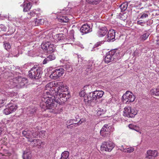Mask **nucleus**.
Here are the masks:
<instances>
[{
	"instance_id": "1",
	"label": "nucleus",
	"mask_w": 159,
	"mask_h": 159,
	"mask_svg": "<svg viewBox=\"0 0 159 159\" xmlns=\"http://www.w3.org/2000/svg\"><path fill=\"white\" fill-rule=\"evenodd\" d=\"M67 90V87L60 81L48 83L40 102V106L42 111L56 109L58 104H64L70 97Z\"/></svg>"
},
{
	"instance_id": "2",
	"label": "nucleus",
	"mask_w": 159,
	"mask_h": 159,
	"mask_svg": "<svg viewBox=\"0 0 159 159\" xmlns=\"http://www.w3.org/2000/svg\"><path fill=\"white\" fill-rule=\"evenodd\" d=\"M120 51L118 49L111 50L106 54L104 61L105 63L116 61L119 58Z\"/></svg>"
},
{
	"instance_id": "3",
	"label": "nucleus",
	"mask_w": 159,
	"mask_h": 159,
	"mask_svg": "<svg viewBox=\"0 0 159 159\" xmlns=\"http://www.w3.org/2000/svg\"><path fill=\"white\" fill-rule=\"evenodd\" d=\"M42 68L34 66L29 71V77L33 80L40 78L43 74Z\"/></svg>"
},
{
	"instance_id": "4",
	"label": "nucleus",
	"mask_w": 159,
	"mask_h": 159,
	"mask_svg": "<svg viewBox=\"0 0 159 159\" xmlns=\"http://www.w3.org/2000/svg\"><path fill=\"white\" fill-rule=\"evenodd\" d=\"M38 130V126L30 128L29 129L25 130L22 132V134L28 140L32 139L33 138L37 137L39 132Z\"/></svg>"
},
{
	"instance_id": "5",
	"label": "nucleus",
	"mask_w": 159,
	"mask_h": 159,
	"mask_svg": "<svg viewBox=\"0 0 159 159\" xmlns=\"http://www.w3.org/2000/svg\"><path fill=\"white\" fill-rule=\"evenodd\" d=\"M137 114L135 108L127 106L124 109L123 115L128 117L133 118Z\"/></svg>"
},
{
	"instance_id": "6",
	"label": "nucleus",
	"mask_w": 159,
	"mask_h": 159,
	"mask_svg": "<svg viewBox=\"0 0 159 159\" xmlns=\"http://www.w3.org/2000/svg\"><path fill=\"white\" fill-rule=\"evenodd\" d=\"M114 144L111 141H108L104 142L101 146L102 151L110 152L114 148Z\"/></svg>"
},
{
	"instance_id": "7",
	"label": "nucleus",
	"mask_w": 159,
	"mask_h": 159,
	"mask_svg": "<svg viewBox=\"0 0 159 159\" xmlns=\"http://www.w3.org/2000/svg\"><path fill=\"white\" fill-rule=\"evenodd\" d=\"M64 72V69L63 68H57L52 71L50 77L54 80L58 79L62 75Z\"/></svg>"
},
{
	"instance_id": "8",
	"label": "nucleus",
	"mask_w": 159,
	"mask_h": 159,
	"mask_svg": "<svg viewBox=\"0 0 159 159\" xmlns=\"http://www.w3.org/2000/svg\"><path fill=\"white\" fill-rule=\"evenodd\" d=\"M122 98L124 101H125L126 103L129 104L134 101L135 97L133 93L129 91H127L122 96Z\"/></svg>"
},
{
	"instance_id": "9",
	"label": "nucleus",
	"mask_w": 159,
	"mask_h": 159,
	"mask_svg": "<svg viewBox=\"0 0 159 159\" xmlns=\"http://www.w3.org/2000/svg\"><path fill=\"white\" fill-rule=\"evenodd\" d=\"M42 48L47 52H53L55 48V46L53 44H52L51 43L47 42L42 43L41 45Z\"/></svg>"
},
{
	"instance_id": "10",
	"label": "nucleus",
	"mask_w": 159,
	"mask_h": 159,
	"mask_svg": "<svg viewBox=\"0 0 159 159\" xmlns=\"http://www.w3.org/2000/svg\"><path fill=\"white\" fill-rule=\"evenodd\" d=\"M111 127L109 124L105 125L100 131V134L102 136L105 137L109 134Z\"/></svg>"
},
{
	"instance_id": "11",
	"label": "nucleus",
	"mask_w": 159,
	"mask_h": 159,
	"mask_svg": "<svg viewBox=\"0 0 159 159\" xmlns=\"http://www.w3.org/2000/svg\"><path fill=\"white\" fill-rule=\"evenodd\" d=\"M80 31L82 34H84L92 31V28L87 24H84L81 27Z\"/></svg>"
},
{
	"instance_id": "12",
	"label": "nucleus",
	"mask_w": 159,
	"mask_h": 159,
	"mask_svg": "<svg viewBox=\"0 0 159 159\" xmlns=\"http://www.w3.org/2000/svg\"><path fill=\"white\" fill-rule=\"evenodd\" d=\"M115 31L113 29L109 31L107 35V41L113 42L115 40Z\"/></svg>"
},
{
	"instance_id": "13",
	"label": "nucleus",
	"mask_w": 159,
	"mask_h": 159,
	"mask_svg": "<svg viewBox=\"0 0 159 159\" xmlns=\"http://www.w3.org/2000/svg\"><path fill=\"white\" fill-rule=\"evenodd\" d=\"M93 97L92 92L89 93L88 95L85 96L84 101L85 104L88 105H90L92 101L94 100Z\"/></svg>"
},
{
	"instance_id": "14",
	"label": "nucleus",
	"mask_w": 159,
	"mask_h": 159,
	"mask_svg": "<svg viewBox=\"0 0 159 159\" xmlns=\"http://www.w3.org/2000/svg\"><path fill=\"white\" fill-rule=\"evenodd\" d=\"M147 155L146 157L149 159H154L156 157L158 154V152L157 151L148 150L147 151Z\"/></svg>"
},
{
	"instance_id": "15",
	"label": "nucleus",
	"mask_w": 159,
	"mask_h": 159,
	"mask_svg": "<svg viewBox=\"0 0 159 159\" xmlns=\"http://www.w3.org/2000/svg\"><path fill=\"white\" fill-rule=\"evenodd\" d=\"M92 93L94 100H96L97 99L101 98L104 94V92L102 90H96Z\"/></svg>"
},
{
	"instance_id": "16",
	"label": "nucleus",
	"mask_w": 159,
	"mask_h": 159,
	"mask_svg": "<svg viewBox=\"0 0 159 159\" xmlns=\"http://www.w3.org/2000/svg\"><path fill=\"white\" fill-rule=\"evenodd\" d=\"M18 84L21 87H23L25 84L28 82V80L27 78H22L20 77H18L17 79Z\"/></svg>"
},
{
	"instance_id": "17",
	"label": "nucleus",
	"mask_w": 159,
	"mask_h": 159,
	"mask_svg": "<svg viewBox=\"0 0 159 159\" xmlns=\"http://www.w3.org/2000/svg\"><path fill=\"white\" fill-rule=\"evenodd\" d=\"M108 30L106 27H103L99 29L98 31V36L99 37H102L107 33Z\"/></svg>"
},
{
	"instance_id": "18",
	"label": "nucleus",
	"mask_w": 159,
	"mask_h": 159,
	"mask_svg": "<svg viewBox=\"0 0 159 159\" xmlns=\"http://www.w3.org/2000/svg\"><path fill=\"white\" fill-rule=\"evenodd\" d=\"M61 12H57V18L58 19L59 22L61 23L67 22H68L69 19L68 17L66 16H61Z\"/></svg>"
},
{
	"instance_id": "19",
	"label": "nucleus",
	"mask_w": 159,
	"mask_h": 159,
	"mask_svg": "<svg viewBox=\"0 0 159 159\" xmlns=\"http://www.w3.org/2000/svg\"><path fill=\"white\" fill-rule=\"evenodd\" d=\"M55 58V56L54 54H51L44 59L43 63L44 64H46L50 61L54 60Z\"/></svg>"
},
{
	"instance_id": "20",
	"label": "nucleus",
	"mask_w": 159,
	"mask_h": 159,
	"mask_svg": "<svg viewBox=\"0 0 159 159\" xmlns=\"http://www.w3.org/2000/svg\"><path fill=\"white\" fill-rule=\"evenodd\" d=\"M118 17L121 20L125 21L127 18V14L125 12V11H120Z\"/></svg>"
},
{
	"instance_id": "21",
	"label": "nucleus",
	"mask_w": 159,
	"mask_h": 159,
	"mask_svg": "<svg viewBox=\"0 0 159 159\" xmlns=\"http://www.w3.org/2000/svg\"><path fill=\"white\" fill-rule=\"evenodd\" d=\"M150 93L152 96H159V86L157 88L152 89Z\"/></svg>"
},
{
	"instance_id": "22",
	"label": "nucleus",
	"mask_w": 159,
	"mask_h": 159,
	"mask_svg": "<svg viewBox=\"0 0 159 159\" xmlns=\"http://www.w3.org/2000/svg\"><path fill=\"white\" fill-rule=\"evenodd\" d=\"M28 141L30 142L31 143L33 142L34 143L33 146H37L39 144L40 145L42 143V142H40V141L39 139H30L28 140Z\"/></svg>"
},
{
	"instance_id": "23",
	"label": "nucleus",
	"mask_w": 159,
	"mask_h": 159,
	"mask_svg": "<svg viewBox=\"0 0 159 159\" xmlns=\"http://www.w3.org/2000/svg\"><path fill=\"white\" fill-rule=\"evenodd\" d=\"M37 111V109L36 108L30 109L27 111V114L30 116H32L34 115H35Z\"/></svg>"
},
{
	"instance_id": "24",
	"label": "nucleus",
	"mask_w": 159,
	"mask_h": 159,
	"mask_svg": "<svg viewBox=\"0 0 159 159\" xmlns=\"http://www.w3.org/2000/svg\"><path fill=\"white\" fill-rule=\"evenodd\" d=\"M69 152L68 151H64L61 154V156L60 159H70Z\"/></svg>"
},
{
	"instance_id": "25",
	"label": "nucleus",
	"mask_w": 159,
	"mask_h": 159,
	"mask_svg": "<svg viewBox=\"0 0 159 159\" xmlns=\"http://www.w3.org/2000/svg\"><path fill=\"white\" fill-rule=\"evenodd\" d=\"M74 31L73 30H71L69 33V36L66 38V39L70 41H73L74 39Z\"/></svg>"
},
{
	"instance_id": "26",
	"label": "nucleus",
	"mask_w": 159,
	"mask_h": 159,
	"mask_svg": "<svg viewBox=\"0 0 159 159\" xmlns=\"http://www.w3.org/2000/svg\"><path fill=\"white\" fill-rule=\"evenodd\" d=\"M63 67H64L63 69H65L68 72H71L73 70L72 66L69 64H67L65 65Z\"/></svg>"
},
{
	"instance_id": "27",
	"label": "nucleus",
	"mask_w": 159,
	"mask_h": 159,
	"mask_svg": "<svg viewBox=\"0 0 159 159\" xmlns=\"http://www.w3.org/2000/svg\"><path fill=\"white\" fill-rule=\"evenodd\" d=\"M8 107L11 113L15 111L17 108V106L16 104L11 105V104H10L8 105Z\"/></svg>"
},
{
	"instance_id": "28",
	"label": "nucleus",
	"mask_w": 159,
	"mask_h": 159,
	"mask_svg": "<svg viewBox=\"0 0 159 159\" xmlns=\"http://www.w3.org/2000/svg\"><path fill=\"white\" fill-rule=\"evenodd\" d=\"M87 2L89 4L92 5L98 4L101 0H86Z\"/></svg>"
},
{
	"instance_id": "29",
	"label": "nucleus",
	"mask_w": 159,
	"mask_h": 159,
	"mask_svg": "<svg viewBox=\"0 0 159 159\" xmlns=\"http://www.w3.org/2000/svg\"><path fill=\"white\" fill-rule=\"evenodd\" d=\"M150 34L148 33H146L141 35L140 39L142 41H144L146 40Z\"/></svg>"
},
{
	"instance_id": "30",
	"label": "nucleus",
	"mask_w": 159,
	"mask_h": 159,
	"mask_svg": "<svg viewBox=\"0 0 159 159\" xmlns=\"http://www.w3.org/2000/svg\"><path fill=\"white\" fill-rule=\"evenodd\" d=\"M23 6V10H30L32 7V5L30 2L25 3Z\"/></svg>"
},
{
	"instance_id": "31",
	"label": "nucleus",
	"mask_w": 159,
	"mask_h": 159,
	"mask_svg": "<svg viewBox=\"0 0 159 159\" xmlns=\"http://www.w3.org/2000/svg\"><path fill=\"white\" fill-rule=\"evenodd\" d=\"M65 35L63 34H59L56 35V37H57V40L59 41H61L63 40L65 38Z\"/></svg>"
},
{
	"instance_id": "32",
	"label": "nucleus",
	"mask_w": 159,
	"mask_h": 159,
	"mask_svg": "<svg viewBox=\"0 0 159 159\" xmlns=\"http://www.w3.org/2000/svg\"><path fill=\"white\" fill-rule=\"evenodd\" d=\"M3 45L5 48L7 50L10 49L11 48V46L8 42L7 41L3 42Z\"/></svg>"
},
{
	"instance_id": "33",
	"label": "nucleus",
	"mask_w": 159,
	"mask_h": 159,
	"mask_svg": "<svg viewBox=\"0 0 159 159\" xmlns=\"http://www.w3.org/2000/svg\"><path fill=\"white\" fill-rule=\"evenodd\" d=\"M128 7L127 3L125 2L122 3L120 6L121 10H126Z\"/></svg>"
},
{
	"instance_id": "34",
	"label": "nucleus",
	"mask_w": 159,
	"mask_h": 159,
	"mask_svg": "<svg viewBox=\"0 0 159 159\" xmlns=\"http://www.w3.org/2000/svg\"><path fill=\"white\" fill-rule=\"evenodd\" d=\"M23 157L24 159H30L31 157V154L28 152L23 153Z\"/></svg>"
},
{
	"instance_id": "35",
	"label": "nucleus",
	"mask_w": 159,
	"mask_h": 159,
	"mask_svg": "<svg viewBox=\"0 0 159 159\" xmlns=\"http://www.w3.org/2000/svg\"><path fill=\"white\" fill-rule=\"evenodd\" d=\"M92 64L91 63H88V64L85 66V67H84V68H86V70L88 72L91 70L92 69Z\"/></svg>"
},
{
	"instance_id": "36",
	"label": "nucleus",
	"mask_w": 159,
	"mask_h": 159,
	"mask_svg": "<svg viewBox=\"0 0 159 159\" xmlns=\"http://www.w3.org/2000/svg\"><path fill=\"white\" fill-rule=\"evenodd\" d=\"M43 22V20L41 19H38L37 18L35 20V25H38L39 24H42Z\"/></svg>"
},
{
	"instance_id": "37",
	"label": "nucleus",
	"mask_w": 159,
	"mask_h": 159,
	"mask_svg": "<svg viewBox=\"0 0 159 159\" xmlns=\"http://www.w3.org/2000/svg\"><path fill=\"white\" fill-rule=\"evenodd\" d=\"M105 112V111L104 109L99 108L97 112V115L98 116H101L102 114H103Z\"/></svg>"
},
{
	"instance_id": "38",
	"label": "nucleus",
	"mask_w": 159,
	"mask_h": 159,
	"mask_svg": "<svg viewBox=\"0 0 159 159\" xmlns=\"http://www.w3.org/2000/svg\"><path fill=\"white\" fill-rule=\"evenodd\" d=\"M3 113L6 115H7L11 113L8 107L3 110Z\"/></svg>"
},
{
	"instance_id": "39",
	"label": "nucleus",
	"mask_w": 159,
	"mask_h": 159,
	"mask_svg": "<svg viewBox=\"0 0 159 159\" xmlns=\"http://www.w3.org/2000/svg\"><path fill=\"white\" fill-rule=\"evenodd\" d=\"M134 149L133 147H129L127 148L125 151V152L126 153H131L133 152Z\"/></svg>"
},
{
	"instance_id": "40",
	"label": "nucleus",
	"mask_w": 159,
	"mask_h": 159,
	"mask_svg": "<svg viewBox=\"0 0 159 159\" xmlns=\"http://www.w3.org/2000/svg\"><path fill=\"white\" fill-rule=\"evenodd\" d=\"M25 12H27V14L31 16H34L35 15V13L33 11H24Z\"/></svg>"
},
{
	"instance_id": "41",
	"label": "nucleus",
	"mask_w": 159,
	"mask_h": 159,
	"mask_svg": "<svg viewBox=\"0 0 159 159\" xmlns=\"http://www.w3.org/2000/svg\"><path fill=\"white\" fill-rule=\"evenodd\" d=\"M0 29L2 31H5L7 30V28L4 25L1 24L0 25Z\"/></svg>"
},
{
	"instance_id": "42",
	"label": "nucleus",
	"mask_w": 159,
	"mask_h": 159,
	"mask_svg": "<svg viewBox=\"0 0 159 159\" xmlns=\"http://www.w3.org/2000/svg\"><path fill=\"white\" fill-rule=\"evenodd\" d=\"M5 101V100H0V108L3 107L6 104Z\"/></svg>"
},
{
	"instance_id": "43",
	"label": "nucleus",
	"mask_w": 159,
	"mask_h": 159,
	"mask_svg": "<svg viewBox=\"0 0 159 159\" xmlns=\"http://www.w3.org/2000/svg\"><path fill=\"white\" fill-rule=\"evenodd\" d=\"M104 43L103 41H101L100 42H98L97 43L94 45L95 47H97L99 46H101V44H103Z\"/></svg>"
},
{
	"instance_id": "44",
	"label": "nucleus",
	"mask_w": 159,
	"mask_h": 159,
	"mask_svg": "<svg viewBox=\"0 0 159 159\" xmlns=\"http://www.w3.org/2000/svg\"><path fill=\"white\" fill-rule=\"evenodd\" d=\"M141 20H139L137 21V24L140 25L142 26H144V24H145V22H142Z\"/></svg>"
},
{
	"instance_id": "45",
	"label": "nucleus",
	"mask_w": 159,
	"mask_h": 159,
	"mask_svg": "<svg viewBox=\"0 0 159 159\" xmlns=\"http://www.w3.org/2000/svg\"><path fill=\"white\" fill-rule=\"evenodd\" d=\"M82 122L81 121V120H80L77 123H73V125L74 127H77L80 124H81Z\"/></svg>"
},
{
	"instance_id": "46",
	"label": "nucleus",
	"mask_w": 159,
	"mask_h": 159,
	"mask_svg": "<svg viewBox=\"0 0 159 159\" xmlns=\"http://www.w3.org/2000/svg\"><path fill=\"white\" fill-rule=\"evenodd\" d=\"M77 57L78 59V62H82V61H83V60L82 58V57H81V56L80 55H77Z\"/></svg>"
},
{
	"instance_id": "47",
	"label": "nucleus",
	"mask_w": 159,
	"mask_h": 159,
	"mask_svg": "<svg viewBox=\"0 0 159 159\" xmlns=\"http://www.w3.org/2000/svg\"><path fill=\"white\" fill-rule=\"evenodd\" d=\"M74 120H75V119H70V120H68L66 122V125H69L70 124H71L72 123H73L74 122L72 121H74Z\"/></svg>"
},
{
	"instance_id": "48",
	"label": "nucleus",
	"mask_w": 159,
	"mask_h": 159,
	"mask_svg": "<svg viewBox=\"0 0 159 159\" xmlns=\"http://www.w3.org/2000/svg\"><path fill=\"white\" fill-rule=\"evenodd\" d=\"M148 15L147 13H143L141 16L140 18L143 19L148 17Z\"/></svg>"
},
{
	"instance_id": "49",
	"label": "nucleus",
	"mask_w": 159,
	"mask_h": 159,
	"mask_svg": "<svg viewBox=\"0 0 159 159\" xmlns=\"http://www.w3.org/2000/svg\"><path fill=\"white\" fill-rule=\"evenodd\" d=\"M84 91H82L80 93V97H85V95L84 94Z\"/></svg>"
},
{
	"instance_id": "50",
	"label": "nucleus",
	"mask_w": 159,
	"mask_h": 159,
	"mask_svg": "<svg viewBox=\"0 0 159 159\" xmlns=\"http://www.w3.org/2000/svg\"><path fill=\"white\" fill-rule=\"evenodd\" d=\"M133 129L134 130L137 131H138L139 130V128L136 125H134Z\"/></svg>"
},
{
	"instance_id": "51",
	"label": "nucleus",
	"mask_w": 159,
	"mask_h": 159,
	"mask_svg": "<svg viewBox=\"0 0 159 159\" xmlns=\"http://www.w3.org/2000/svg\"><path fill=\"white\" fill-rule=\"evenodd\" d=\"M134 125H134L132 124H130L129 125V127L130 129H133L134 128Z\"/></svg>"
},
{
	"instance_id": "52",
	"label": "nucleus",
	"mask_w": 159,
	"mask_h": 159,
	"mask_svg": "<svg viewBox=\"0 0 159 159\" xmlns=\"http://www.w3.org/2000/svg\"><path fill=\"white\" fill-rule=\"evenodd\" d=\"M30 1L35 3H36L39 1V0H30Z\"/></svg>"
},
{
	"instance_id": "53",
	"label": "nucleus",
	"mask_w": 159,
	"mask_h": 159,
	"mask_svg": "<svg viewBox=\"0 0 159 159\" xmlns=\"http://www.w3.org/2000/svg\"><path fill=\"white\" fill-rule=\"evenodd\" d=\"M69 127H70V129H72V128H73V127H74V125H73V123H72L71 124H70L69 125Z\"/></svg>"
},
{
	"instance_id": "54",
	"label": "nucleus",
	"mask_w": 159,
	"mask_h": 159,
	"mask_svg": "<svg viewBox=\"0 0 159 159\" xmlns=\"http://www.w3.org/2000/svg\"><path fill=\"white\" fill-rule=\"evenodd\" d=\"M82 9H87L86 8V7L85 6V5H83L82 6Z\"/></svg>"
},
{
	"instance_id": "55",
	"label": "nucleus",
	"mask_w": 159,
	"mask_h": 159,
	"mask_svg": "<svg viewBox=\"0 0 159 159\" xmlns=\"http://www.w3.org/2000/svg\"><path fill=\"white\" fill-rule=\"evenodd\" d=\"M137 53H138V52L136 51L134 52L133 53L134 56H136L137 54Z\"/></svg>"
},
{
	"instance_id": "56",
	"label": "nucleus",
	"mask_w": 159,
	"mask_h": 159,
	"mask_svg": "<svg viewBox=\"0 0 159 159\" xmlns=\"http://www.w3.org/2000/svg\"><path fill=\"white\" fill-rule=\"evenodd\" d=\"M78 117H79V116H78L76 117H75V120H74V121H77V119H78Z\"/></svg>"
},
{
	"instance_id": "57",
	"label": "nucleus",
	"mask_w": 159,
	"mask_h": 159,
	"mask_svg": "<svg viewBox=\"0 0 159 159\" xmlns=\"http://www.w3.org/2000/svg\"><path fill=\"white\" fill-rule=\"evenodd\" d=\"M156 44L157 45H159V40H157Z\"/></svg>"
},
{
	"instance_id": "58",
	"label": "nucleus",
	"mask_w": 159,
	"mask_h": 159,
	"mask_svg": "<svg viewBox=\"0 0 159 159\" xmlns=\"http://www.w3.org/2000/svg\"><path fill=\"white\" fill-rule=\"evenodd\" d=\"M67 128L69 129V128H70V127H69V125H68L67 126Z\"/></svg>"
},
{
	"instance_id": "59",
	"label": "nucleus",
	"mask_w": 159,
	"mask_h": 159,
	"mask_svg": "<svg viewBox=\"0 0 159 159\" xmlns=\"http://www.w3.org/2000/svg\"><path fill=\"white\" fill-rule=\"evenodd\" d=\"M156 14L157 15V16H158V15H159V14H157V13H156Z\"/></svg>"
}]
</instances>
